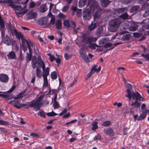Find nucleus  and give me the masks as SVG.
<instances>
[{
    "mask_svg": "<svg viewBox=\"0 0 149 149\" xmlns=\"http://www.w3.org/2000/svg\"><path fill=\"white\" fill-rule=\"evenodd\" d=\"M121 22V20L119 18L112 20L109 22L108 30L111 32L116 31Z\"/></svg>",
    "mask_w": 149,
    "mask_h": 149,
    "instance_id": "f257e3e1",
    "label": "nucleus"
},
{
    "mask_svg": "<svg viewBox=\"0 0 149 149\" xmlns=\"http://www.w3.org/2000/svg\"><path fill=\"white\" fill-rule=\"evenodd\" d=\"M88 4L90 5L89 8L85 9L87 10L88 11L91 13L93 12L95 7L97 8L99 6L97 5V1H95L91 2V1L89 0L88 3Z\"/></svg>",
    "mask_w": 149,
    "mask_h": 149,
    "instance_id": "f03ea898",
    "label": "nucleus"
},
{
    "mask_svg": "<svg viewBox=\"0 0 149 149\" xmlns=\"http://www.w3.org/2000/svg\"><path fill=\"white\" fill-rule=\"evenodd\" d=\"M11 33L13 35H15L16 38L19 40H20L24 36L20 32H18L13 27H10V28Z\"/></svg>",
    "mask_w": 149,
    "mask_h": 149,
    "instance_id": "7ed1b4c3",
    "label": "nucleus"
},
{
    "mask_svg": "<svg viewBox=\"0 0 149 149\" xmlns=\"http://www.w3.org/2000/svg\"><path fill=\"white\" fill-rule=\"evenodd\" d=\"M87 10L85 9L83 12L82 17L84 20L86 21L89 20L91 18L92 15Z\"/></svg>",
    "mask_w": 149,
    "mask_h": 149,
    "instance_id": "20e7f679",
    "label": "nucleus"
},
{
    "mask_svg": "<svg viewBox=\"0 0 149 149\" xmlns=\"http://www.w3.org/2000/svg\"><path fill=\"white\" fill-rule=\"evenodd\" d=\"M24 6L23 7L21 5H15L13 4H9L8 6L11 7L14 9L18 11H21L23 9H25L26 6V5L24 3Z\"/></svg>",
    "mask_w": 149,
    "mask_h": 149,
    "instance_id": "39448f33",
    "label": "nucleus"
},
{
    "mask_svg": "<svg viewBox=\"0 0 149 149\" xmlns=\"http://www.w3.org/2000/svg\"><path fill=\"white\" fill-rule=\"evenodd\" d=\"M41 105V103L38 102L36 101H32L31 103L29 105L30 107L36 109V111H38L40 109V106Z\"/></svg>",
    "mask_w": 149,
    "mask_h": 149,
    "instance_id": "423d86ee",
    "label": "nucleus"
},
{
    "mask_svg": "<svg viewBox=\"0 0 149 149\" xmlns=\"http://www.w3.org/2000/svg\"><path fill=\"white\" fill-rule=\"evenodd\" d=\"M132 94V100H139L140 101L141 98V96L140 94L138 92L136 91L135 92H131Z\"/></svg>",
    "mask_w": 149,
    "mask_h": 149,
    "instance_id": "0eeeda50",
    "label": "nucleus"
},
{
    "mask_svg": "<svg viewBox=\"0 0 149 149\" xmlns=\"http://www.w3.org/2000/svg\"><path fill=\"white\" fill-rule=\"evenodd\" d=\"M42 68L43 70L42 75L43 77H45V79L47 77V76L49 74L50 68L48 67H47L45 68V65L43 66Z\"/></svg>",
    "mask_w": 149,
    "mask_h": 149,
    "instance_id": "6e6552de",
    "label": "nucleus"
},
{
    "mask_svg": "<svg viewBox=\"0 0 149 149\" xmlns=\"http://www.w3.org/2000/svg\"><path fill=\"white\" fill-rule=\"evenodd\" d=\"M9 80V77L6 74H0V81L2 82L6 83Z\"/></svg>",
    "mask_w": 149,
    "mask_h": 149,
    "instance_id": "1a4fd4ad",
    "label": "nucleus"
},
{
    "mask_svg": "<svg viewBox=\"0 0 149 149\" xmlns=\"http://www.w3.org/2000/svg\"><path fill=\"white\" fill-rule=\"evenodd\" d=\"M97 21L92 22L90 25L88 26V29L90 31H92L96 28L98 26Z\"/></svg>",
    "mask_w": 149,
    "mask_h": 149,
    "instance_id": "9d476101",
    "label": "nucleus"
},
{
    "mask_svg": "<svg viewBox=\"0 0 149 149\" xmlns=\"http://www.w3.org/2000/svg\"><path fill=\"white\" fill-rule=\"evenodd\" d=\"M3 42L7 45H10L11 44L10 38L7 35H6L3 38Z\"/></svg>",
    "mask_w": 149,
    "mask_h": 149,
    "instance_id": "9b49d317",
    "label": "nucleus"
},
{
    "mask_svg": "<svg viewBox=\"0 0 149 149\" xmlns=\"http://www.w3.org/2000/svg\"><path fill=\"white\" fill-rule=\"evenodd\" d=\"M55 24L56 28L57 30H60L61 29L62 23V21L60 19H57L56 21Z\"/></svg>",
    "mask_w": 149,
    "mask_h": 149,
    "instance_id": "f8f14e48",
    "label": "nucleus"
},
{
    "mask_svg": "<svg viewBox=\"0 0 149 149\" xmlns=\"http://www.w3.org/2000/svg\"><path fill=\"white\" fill-rule=\"evenodd\" d=\"M104 132L107 135L111 136H113L114 134V131L111 127H109L104 130Z\"/></svg>",
    "mask_w": 149,
    "mask_h": 149,
    "instance_id": "ddd939ff",
    "label": "nucleus"
},
{
    "mask_svg": "<svg viewBox=\"0 0 149 149\" xmlns=\"http://www.w3.org/2000/svg\"><path fill=\"white\" fill-rule=\"evenodd\" d=\"M8 58L10 59H15L16 58L15 53L13 51L10 52L7 55Z\"/></svg>",
    "mask_w": 149,
    "mask_h": 149,
    "instance_id": "4468645a",
    "label": "nucleus"
},
{
    "mask_svg": "<svg viewBox=\"0 0 149 149\" xmlns=\"http://www.w3.org/2000/svg\"><path fill=\"white\" fill-rule=\"evenodd\" d=\"M102 14L101 10L97 11L93 15V19L94 21H95L96 19H98L100 17Z\"/></svg>",
    "mask_w": 149,
    "mask_h": 149,
    "instance_id": "2eb2a0df",
    "label": "nucleus"
},
{
    "mask_svg": "<svg viewBox=\"0 0 149 149\" xmlns=\"http://www.w3.org/2000/svg\"><path fill=\"white\" fill-rule=\"evenodd\" d=\"M103 30V28L102 26H99L96 30V35L98 36H100V35L102 33Z\"/></svg>",
    "mask_w": 149,
    "mask_h": 149,
    "instance_id": "dca6fc26",
    "label": "nucleus"
},
{
    "mask_svg": "<svg viewBox=\"0 0 149 149\" xmlns=\"http://www.w3.org/2000/svg\"><path fill=\"white\" fill-rule=\"evenodd\" d=\"M110 1L109 0H101V4L102 7H105L108 5Z\"/></svg>",
    "mask_w": 149,
    "mask_h": 149,
    "instance_id": "f3484780",
    "label": "nucleus"
},
{
    "mask_svg": "<svg viewBox=\"0 0 149 149\" xmlns=\"http://www.w3.org/2000/svg\"><path fill=\"white\" fill-rule=\"evenodd\" d=\"M140 7L138 6H134L132 7L130 11L131 13H136L137 10L139 9Z\"/></svg>",
    "mask_w": 149,
    "mask_h": 149,
    "instance_id": "a211bd4d",
    "label": "nucleus"
},
{
    "mask_svg": "<svg viewBox=\"0 0 149 149\" xmlns=\"http://www.w3.org/2000/svg\"><path fill=\"white\" fill-rule=\"evenodd\" d=\"M87 0H80L79 2V6L82 8L85 6L87 3Z\"/></svg>",
    "mask_w": 149,
    "mask_h": 149,
    "instance_id": "6ab92c4d",
    "label": "nucleus"
},
{
    "mask_svg": "<svg viewBox=\"0 0 149 149\" xmlns=\"http://www.w3.org/2000/svg\"><path fill=\"white\" fill-rule=\"evenodd\" d=\"M47 10L46 4L41 5L39 8L40 11L42 13L45 12Z\"/></svg>",
    "mask_w": 149,
    "mask_h": 149,
    "instance_id": "aec40b11",
    "label": "nucleus"
},
{
    "mask_svg": "<svg viewBox=\"0 0 149 149\" xmlns=\"http://www.w3.org/2000/svg\"><path fill=\"white\" fill-rule=\"evenodd\" d=\"M36 75L38 78L42 77L41 71L38 66L36 67Z\"/></svg>",
    "mask_w": 149,
    "mask_h": 149,
    "instance_id": "412c9836",
    "label": "nucleus"
},
{
    "mask_svg": "<svg viewBox=\"0 0 149 149\" xmlns=\"http://www.w3.org/2000/svg\"><path fill=\"white\" fill-rule=\"evenodd\" d=\"M138 100H135V101L131 104V106L134 107L138 108L140 106V103L138 101Z\"/></svg>",
    "mask_w": 149,
    "mask_h": 149,
    "instance_id": "4be33fe9",
    "label": "nucleus"
},
{
    "mask_svg": "<svg viewBox=\"0 0 149 149\" xmlns=\"http://www.w3.org/2000/svg\"><path fill=\"white\" fill-rule=\"evenodd\" d=\"M98 123L96 121H93L92 123V127L91 129L92 130L95 131L98 128L97 124Z\"/></svg>",
    "mask_w": 149,
    "mask_h": 149,
    "instance_id": "5701e85b",
    "label": "nucleus"
},
{
    "mask_svg": "<svg viewBox=\"0 0 149 149\" xmlns=\"http://www.w3.org/2000/svg\"><path fill=\"white\" fill-rule=\"evenodd\" d=\"M81 54L82 55L81 56L82 58L86 62H88L89 61V59L88 56L85 54L83 53H81Z\"/></svg>",
    "mask_w": 149,
    "mask_h": 149,
    "instance_id": "b1692460",
    "label": "nucleus"
},
{
    "mask_svg": "<svg viewBox=\"0 0 149 149\" xmlns=\"http://www.w3.org/2000/svg\"><path fill=\"white\" fill-rule=\"evenodd\" d=\"M119 17L120 19L124 20L128 18V15L126 13H124L120 15Z\"/></svg>",
    "mask_w": 149,
    "mask_h": 149,
    "instance_id": "393cba45",
    "label": "nucleus"
},
{
    "mask_svg": "<svg viewBox=\"0 0 149 149\" xmlns=\"http://www.w3.org/2000/svg\"><path fill=\"white\" fill-rule=\"evenodd\" d=\"M131 35L130 34H126L124 35L122 37L121 39L123 40H127L130 38Z\"/></svg>",
    "mask_w": 149,
    "mask_h": 149,
    "instance_id": "a878e982",
    "label": "nucleus"
},
{
    "mask_svg": "<svg viewBox=\"0 0 149 149\" xmlns=\"http://www.w3.org/2000/svg\"><path fill=\"white\" fill-rule=\"evenodd\" d=\"M146 116V113L143 112L142 113L137 119L138 120H140L144 119Z\"/></svg>",
    "mask_w": 149,
    "mask_h": 149,
    "instance_id": "bb28decb",
    "label": "nucleus"
},
{
    "mask_svg": "<svg viewBox=\"0 0 149 149\" xmlns=\"http://www.w3.org/2000/svg\"><path fill=\"white\" fill-rule=\"evenodd\" d=\"M26 61L27 62H29L31 59L32 55L31 53L26 52Z\"/></svg>",
    "mask_w": 149,
    "mask_h": 149,
    "instance_id": "cd10ccee",
    "label": "nucleus"
},
{
    "mask_svg": "<svg viewBox=\"0 0 149 149\" xmlns=\"http://www.w3.org/2000/svg\"><path fill=\"white\" fill-rule=\"evenodd\" d=\"M43 78V89L47 87L48 86V81L47 77L45 79V77Z\"/></svg>",
    "mask_w": 149,
    "mask_h": 149,
    "instance_id": "c85d7f7f",
    "label": "nucleus"
},
{
    "mask_svg": "<svg viewBox=\"0 0 149 149\" xmlns=\"http://www.w3.org/2000/svg\"><path fill=\"white\" fill-rule=\"evenodd\" d=\"M37 63V60H35L34 59L32 60L31 63L32 67L33 69H35L36 67Z\"/></svg>",
    "mask_w": 149,
    "mask_h": 149,
    "instance_id": "c756f323",
    "label": "nucleus"
},
{
    "mask_svg": "<svg viewBox=\"0 0 149 149\" xmlns=\"http://www.w3.org/2000/svg\"><path fill=\"white\" fill-rule=\"evenodd\" d=\"M38 115L40 116L41 117H43L44 118H46L45 113L42 110L39 112L38 113Z\"/></svg>",
    "mask_w": 149,
    "mask_h": 149,
    "instance_id": "7c9ffc66",
    "label": "nucleus"
},
{
    "mask_svg": "<svg viewBox=\"0 0 149 149\" xmlns=\"http://www.w3.org/2000/svg\"><path fill=\"white\" fill-rule=\"evenodd\" d=\"M51 78L53 79H56L57 78V75L55 71H54L51 74Z\"/></svg>",
    "mask_w": 149,
    "mask_h": 149,
    "instance_id": "2f4dec72",
    "label": "nucleus"
},
{
    "mask_svg": "<svg viewBox=\"0 0 149 149\" xmlns=\"http://www.w3.org/2000/svg\"><path fill=\"white\" fill-rule=\"evenodd\" d=\"M111 124V122L110 121H106L103 122L102 125L104 127H108Z\"/></svg>",
    "mask_w": 149,
    "mask_h": 149,
    "instance_id": "473e14b6",
    "label": "nucleus"
},
{
    "mask_svg": "<svg viewBox=\"0 0 149 149\" xmlns=\"http://www.w3.org/2000/svg\"><path fill=\"white\" fill-rule=\"evenodd\" d=\"M21 39L22 40V46L26 45V44H27L28 41L25 38L24 36Z\"/></svg>",
    "mask_w": 149,
    "mask_h": 149,
    "instance_id": "72a5a7b5",
    "label": "nucleus"
},
{
    "mask_svg": "<svg viewBox=\"0 0 149 149\" xmlns=\"http://www.w3.org/2000/svg\"><path fill=\"white\" fill-rule=\"evenodd\" d=\"M141 56L143 57L146 61H149V54L147 53L145 54H142L141 55Z\"/></svg>",
    "mask_w": 149,
    "mask_h": 149,
    "instance_id": "f704fd0d",
    "label": "nucleus"
},
{
    "mask_svg": "<svg viewBox=\"0 0 149 149\" xmlns=\"http://www.w3.org/2000/svg\"><path fill=\"white\" fill-rule=\"evenodd\" d=\"M64 25L67 27L69 28L70 26V25L68 20H64L63 22Z\"/></svg>",
    "mask_w": 149,
    "mask_h": 149,
    "instance_id": "c9c22d12",
    "label": "nucleus"
},
{
    "mask_svg": "<svg viewBox=\"0 0 149 149\" xmlns=\"http://www.w3.org/2000/svg\"><path fill=\"white\" fill-rule=\"evenodd\" d=\"M46 114L49 117L55 116L57 115V113H55L53 111L51 112L47 113Z\"/></svg>",
    "mask_w": 149,
    "mask_h": 149,
    "instance_id": "e433bc0d",
    "label": "nucleus"
},
{
    "mask_svg": "<svg viewBox=\"0 0 149 149\" xmlns=\"http://www.w3.org/2000/svg\"><path fill=\"white\" fill-rule=\"evenodd\" d=\"M38 63L40 67H42L45 65V63L42 59L38 60Z\"/></svg>",
    "mask_w": 149,
    "mask_h": 149,
    "instance_id": "4c0bfd02",
    "label": "nucleus"
},
{
    "mask_svg": "<svg viewBox=\"0 0 149 149\" xmlns=\"http://www.w3.org/2000/svg\"><path fill=\"white\" fill-rule=\"evenodd\" d=\"M83 41H86L87 43L89 44L91 43L90 38V37H87L86 36H83Z\"/></svg>",
    "mask_w": 149,
    "mask_h": 149,
    "instance_id": "58836bf2",
    "label": "nucleus"
},
{
    "mask_svg": "<svg viewBox=\"0 0 149 149\" xmlns=\"http://www.w3.org/2000/svg\"><path fill=\"white\" fill-rule=\"evenodd\" d=\"M53 106L54 109H57L59 107V105L58 103L55 100H54V102L53 104Z\"/></svg>",
    "mask_w": 149,
    "mask_h": 149,
    "instance_id": "ea45409f",
    "label": "nucleus"
},
{
    "mask_svg": "<svg viewBox=\"0 0 149 149\" xmlns=\"http://www.w3.org/2000/svg\"><path fill=\"white\" fill-rule=\"evenodd\" d=\"M126 92L127 93V95H126L125 96L128 97L130 100H131V98H132L131 92H130L128 90L126 91Z\"/></svg>",
    "mask_w": 149,
    "mask_h": 149,
    "instance_id": "a19ab883",
    "label": "nucleus"
},
{
    "mask_svg": "<svg viewBox=\"0 0 149 149\" xmlns=\"http://www.w3.org/2000/svg\"><path fill=\"white\" fill-rule=\"evenodd\" d=\"M63 35V33L60 32L59 33V38L58 40V42L59 44H62V36Z\"/></svg>",
    "mask_w": 149,
    "mask_h": 149,
    "instance_id": "79ce46f5",
    "label": "nucleus"
},
{
    "mask_svg": "<svg viewBox=\"0 0 149 149\" xmlns=\"http://www.w3.org/2000/svg\"><path fill=\"white\" fill-rule=\"evenodd\" d=\"M0 25H1V27L2 29H4L5 27V25L4 24V22L3 20L1 18V17L0 16Z\"/></svg>",
    "mask_w": 149,
    "mask_h": 149,
    "instance_id": "37998d69",
    "label": "nucleus"
},
{
    "mask_svg": "<svg viewBox=\"0 0 149 149\" xmlns=\"http://www.w3.org/2000/svg\"><path fill=\"white\" fill-rule=\"evenodd\" d=\"M14 102L13 106L17 108V106H19V105L20 104V100H14Z\"/></svg>",
    "mask_w": 149,
    "mask_h": 149,
    "instance_id": "c03bdc74",
    "label": "nucleus"
},
{
    "mask_svg": "<svg viewBox=\"0 0 149 149\" xmlns=\"http://www.w3.org/2000/svg\"><path fill=\"white\" fill-rule=\"evenodd\" d=\"M125 9L123 8H119L116 10V12L118 13H121L124 11Z\"/></svg>",
    "mask_w": 149,
    "mask_h": 149,
    "instance_id": "a18cd8bd",
    "label": "nucleus"
},
{
    "mask_svg": "<svg viewBox=\"0 0 149 149\" xmlns=\"http://www.w3.org/2000/svg\"><path fill=\"white\" fill-rule=\"evenodd\" d=\"M142 35V33H135L134 34V37L137 38L141 37Z\"/></svg>",
    "mask_w": 149,
    "mask_h": 149,
    "instance_id": "49530a36",
    "label": "nucleus"
},
{
    "mask_svg": "<svg viewBox=\"0 0 149 149\" xmlns=\"http://www.w3.org/2000/svg\"><path fill=\"white\" fill-rule=\"evenodd\" d=\"M72 55H69L67 53H65L64 55V57L66 60H68L71 58Z\"/></svg>",
    "mask_w": 149,
    "mask_h": 149,
    "instance_id": "de8ad7c7",
    "label": "nucleus"
},
{
    "mask_svg": "<svg viewBox=\"0 0 149 149\" xmlns=\"http://www.w3.org/2000/svg\"><path fill=\"white\" fill-rule=\"evenodd\" d=\"M9 123L6 121L0 119V125H8Z\"/></svg>",
    "mask_w": 149,
    "mask_h": 149,
    "instance_id": "09e8293b",
    "label": "nucleus"
},
{
    "mask_svg": "<svg viewBox=\"0 0 149 149\" xmlns=\"http://www.w3.org/2000/svg\"><path fill=\"white\" fill-rule=\"evenodd\" d=\"M48 56H49V58L50 59L51 61H53L56 59V58L54 56H52L50 54H48Z\"/></svg>",
    "mask_w": 149,
    "mask_h": 149,
    "instance_id": "8fccbe9b",
    "label": "nucleus"
},
{
    "mask_svg": "<svg viewBox=\"0 0 149 149\" xmlns=\"http://www.w3.org/2000/svg\"><path fill=\"white\" fill-rule=\"evenodd\" d=\"M43 96L42 95L40 96L36 100L37 101V102H39L41 104V105L42 104V103L41 102V101L42 100V99L43 98Z\"/></svg>",
    "mask_w": 149,
    "mask_h": 149,
    "instance_id": "3c124183",
    "label": "nucleus"
},
{
    "mask_svg": "<svg viewBox=\"0 0 149 149\" xmlns=\"http://www.w3.org/2000/svg\"><path fill=\"white\" fill-rule=\"evenodd\" d=\"M137 28V27L136 26H131L129 28V30L131 31H134L136 30Z\"/></svg>",
    "mask_w": 149,
    "mask_h": 149,
    "instance_id": "603ef678",
    "label": "nucleus"
},
{
    "mask_svg": "<svg viewBox=\"0 0 149 149\" xmlns=\"http://www.w3.org/2000/svg\"><path fill=\"white\" fill-rule=\"evenodd\" d=\"M101 139V136L99 134H97L95 136L93 140H99Z\"/></svg>",
    "mask_w": 149,
    "mask_h": 149,
    "instance_id": "864d4df0",
    "label": "nucleus"
},
{
    "mask_svg": "<svg viewBox=\"0 0 149 149\" xmlns=\"http://www.w3.org/2000/svg\"><path fill=\"white\" fill-rule=\"evenodd\" d=\"M40 24L41 25H44L46 24L47 22V21L44 20L43 19L40 20L39 21Z\"/></svg>",
    "mask_w": 149,
    "mask_h": 149,
    "instance_id": "5fc2aeb1",
    "label": "nucleus"
},
{
    "mask_svg": "<svg viewBox=\"0 0 149 149\" xmlns=\"http://www.w3.org/2000/svg\"><path fill=\"white\" fill-rule=\"evenodd\" d=\"M3 2L6 3H9V4H12L13 3V0H4L3 1Z\"/></svg>",
    "mask_w": 149,
    "mask_h": 149,
    "instance_id": "6e6d98bb",
    "label": "nucleus"
},
{
    "mask_svg": "<svg viewBox=\"0 0 149 149\" xmlns=\"http://www.w3.org/2000/svg\"><path fill=\"white\" fill-rule=\"evenodd\" d=\"M24 56L23 55V54H22V52H20V54L19 55V59L21 61H22L24 60Z\"/></svg>",
    "mask_w": 149,
    "mask_h": 149,
    "instance_id": "4d7b16f0",
    "label": "nucleus"
},
{
    "mask_svg": "<svg viewBox=\"0 0 149 149\" xmlns=\"http://www.w3.org/2000/svg\"><path fill=\"white\" fill-rule=\"evenodd\" d=\"M55 18L54 17H52L51 18L50 21V24L52 25H54L55 24Z\"/></svg>",
    "mask_w": 149,
    "mask_h": 149,
    "instance_id": "13d9d810",
    "label": "nucleus"
},
{
    "mask_svg": "<svg viewBox=\"0 0 149 149\" xmlns=\"http://www.w3.org/2000/svg\"><path fill=\"white\" fill-rule=\"evenodd\" d=\"M112 45V43H106L104 46V47L106 48L111 47Z\"/></svg>",
    "mask_w": 149,
    "mask_h": 149,
    "instance_id": "bf43d9fd",
    "label": "nucleus"
},
{
    "mask_svg": "<svg viewBox=\"0 0 149 149\" xmlns=\"http://www.w3.org/2000/svg\"><path fill=\"white\" fill-rule=\"evenodd\" d=\"M23 97V95L21 93H19V94L17 95V97L14 98V99H17L21 98Z\"/></svg>",
    "mask_w": 149,
    "mask_h": 149,
    "instance_id": "052dcab7",
    "label": "nucleus"
},
{
    "mask_svg": "<svg viewBox=\"0 0 149 149\" xmlns=\"http://www.w3.org/2000/svg\"><path fill=\"white\" fill-rule=\"evenodd\" d=\"M28 102L25 103V104H21L19 105V106H17V108L18 109H19L21 108V107L22 106H26Z\"/></svg>",
    "mask_w": 149,
    "mask_h": 149,
    "instance_id": "680f3d73",
    "label": "nucleus"
},
{
    "mask_svg": "<svg viewBox=\"0 0 149 149\" xmlns=\"http://www.w3.org/2000/svg\"><path fill=\"white\" fill-rule=\"evenodd\" d=\"M16 87V86L15 85L13 86L7 92L8 93H10L12 92L13 90L15 89Z\"/></svg>",
    "mask_w": 149,
    "mask_h": 149,
    "instance_id": "e2e57ef3",
    "label": "nucleus"
},
{
    "mask_svg": "<svg viewBox=\"0 0 149 149\" xmlns=\"http://www.w3.org/2000/svg\"><path fill=\"white\" fill-rule=\"evenodd\" d=\"M90 38L91 43L92 42H95L97 40V38H96L93 37H90Z\"/></svg>",
    "mask_w": 149,
    "mask_h": 149,
    "instance_id": "0e129e2a",
    "label": "nucleus"
},
{
    "mask_svg": "<svg viewBox=\"0 0 149 149\" xmlns=\"http://www.w3.org/2000/svg\"><path fill=\"white\" fill-rule=\"evenodd\" d=\"M132 86L131 84H128L127 86V91L128 90L130 92H131L130 90L132 89Z\"/></svg>",
    "mask_w": 149,
    "mask_h": 149,
    "instance_id": "69168bd1",
    "label": "nucleus"
},
{
    "mask_svg": "<svg viewBox=\"0 0 149 149\" xmlns=\"http://www.w3.org/2000/svg\"><path fill=\"white\" fill-rule=\"evenodd\" d=\"M29 16L32 19L36 17V13H32L30 14Z\"/></svg>",
    "mask_w": 149,
    "mask_h": 149,
    "instance_id": "338daca9",
    "label": "nucleus"
},
{
    "mask_svg": "<svg viewBox=\"0 0 149 149\" xmlns=\"http://www.w3.org/2000/svg\"><path fill=\"white\" fill-rule=\"evenodd\" d=\"M35 6L36 4L34 2L32 1L30 3L29 7L30 8H32L34 7Z\"/></svg>",
    "mask_w": 149,
    "mask_h": 149,
    "instance_id": "774afa93",
    "label": "nucleus"
}]
</instances>
